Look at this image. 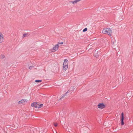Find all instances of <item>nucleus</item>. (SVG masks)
Masks as SVG:
<instances>
[{
    "instance_id": "2",
    "label": "nucleus",
    "mask_w": 133,
    "mask_h": 133,
    "mask_svg": "<svg viewBox=\"0 0 133 133\" xmlns=\"http://www.w3.org/2000/svg\"><path fill=\"white\" fill-rule=\"evenodd\" d=\"M31 105L32 107H35L36 108H39L43 106V104H39L36 102H34L31 104Z\"/></svg>"
},
{
    "instance_id": "17",
    "label": "nucleus",
    "mask_w": 133,
    "mask_h": 133,
    "mask_svg": "<svg viewBox=\"0 0 133 133\" xmlns=\"http://www.w3.org/2000/svg\"><path fill=\"white\" fill-rule=\"evenodd\" d=\"M4 56L2 55V58H4Z\"/></svg>"
},
{
    "instance_id": "3",
    "label": "nucleus",
    "mask_w": 133,
    "mask_h": 133,
    "mask_svg": "<svg viewBox=\"0 0 133 133\" xmlns=\"http://www.w3.org/2000/svg\"><path fill=\"white\" fill-rule=\"evenodd\" d=\"M112 32V30L110 28H104L102 30V33H111Z\"/></svg>"
},
{
    "instance_id": "7",
    "label": "nucleus",
    "mask_w": 133,
    "mask_h": 133,
    "mask_svg": "<svg viewBox=\"0 0 133 133\" xmlns=\"http://www.w3.org/2000/svg\"><path fill=\"white\" fill-rule=\"evenodd\" d=\"M124 119V114L123 112H122L121 114V124L122 125H123L124 124V122H123V120Z\"/></svg>"
},
{
    "instance_id": "15",
    "label": "nucleus",
    "mask_w": 133,
    "mask_h": 133,
    "mask_svg": "<svg viewBox=\"0 0 133 133\" xmlns=\"http://www.w3.org/2000/svg\"><path fill=\"white\" fill-rule=\"evenodd\" d=\"M121 18H122V19H120V18L119 19H120V20H122V19L123 18V16H121Z\"/></svg>"
},
{
    "instance_id": "1",
    "label": "nucleus",
    "mask_w": 133,
    "mask_h": 133,
    "mask_svg": "<svg viewBox=\"0 0 133 133\" xmlns=\"http://www.w3.org/2000/svg\"><path fill=\"white\" fill-rule=\"evenodd\" d=\"M68 60L65 59H64L63 64V68L64 70H66L68 67Z\"/></svg>"
},
{
    "instance_id": "5",
    "label": "nucleus",
    "mask_w": 133,
    "mask_h": 133,
    "mask_svg": "<svg viewBox=\"0 0 133 133\" xmlns=\"http://www.w3.org/2000/svg\"><path fill=\"white\" fill-rule=\"evenodd\" d=\"M28 101L26 99H22L21 101H19L18 103L19 104H25Z\"/></svg>"
},
{
    "instance_id": "6",
    "label": "nucleus",
    "mask_w": 133,
    "mask_h": 133,
    "mask_svg": "<svg viewBox=\"0 0 133 133\" xmlns=\"http://www.w3.org/2000/svg\"><path fill=\"white\" fill-rule=\"evenodd\" d=\"M59 45L57 44L55 45L53 48L51 49V51L52 52H55L57 51L59 47Z\"/></svg>"
},
{
    "instance_id": "14",
    "label": "nucleus",
    "mask_w": 133,
    "mask_h": 133,
    "mask_svg": "<svg viewBox=\"0 0 133 133\" xmlns=\"http://www.w3.org/2000/svg\"><path fill=\"white\" fill-rule=\"evenodd\" d=\"M95 56L97 57L98 55V54L97 53H96L95 54Z\"/></svg>"
},
{
    "instance_id": "11",
    "label": "nucleus",
    "mask_w": 133,
    "mask_h": 133,
    "mask_svg": "<svg viewBox=\"0 0 133 133\" xmlns=\"http://www.w3.org/2000/svg\"><path fill=\"white\" fill-rule=\"evenodd\" d=\"M42 81L41 80H36L35 81V82H41Z\"/></svg>"
},
{
    "instance_id": "9",
    "label": "nucleus",
    "mask_w": 133,
    "mask_h": 133,
    "mask_svg": "<svg viewBox=\"0 0 133 133\" xmlns=\"http://www.w3.org/2000/svg\"><path fill=\"white\" fill-rule=\"evenodd\" d=\"M70 90H68L67 92L64 94L63 95H62V97H61V98H63L65 96H66L68 94V93H69L70 92Z\"/></svg>"
},
{
    "instance_id": "4",
    "label": "nucleus",
    "mask_w": 133,
    "mask_h": 133,
    "mask_svg": "<svg viewBox=\"0 0 133 133\" xmlns=\"http://www.w3.org/2000/svg\"><path fill=\"white\" fill-rule=\"evenodd\" d=\"M97 106L98 108L100 109H103L105 107V106L103 103H99L98 105Z\"/></svg>"
},
{
    "instance_id": "18",
    "label": "nucleus",
    "mask_w": 133,
    "mask_h": 133,
    "mask_svg": "<svg viewBox=\"0 0 133 133\" xmlns=\"http://www.w3.org/2000/svg\"><path fill=\"white\" fill-rule=\"evenodd\" d=\"M60 44H63V42H62L60 43Z\"/></svg>"
},
{
    "instance_id": "8",
    "label": "nucleus",
    "mask_w": 133,
    "mask_h": 133,
    "mask_svg": "<svg viewBox=\"0 0 133 133\" xmlns=\"http://www.w3.org/2000/svg\"><path fill=\"white\" fill-rule=\"evenodd\" d=\"M3 41V35L2 34H0V43H1Z\"/></svg>"
},
{
    "instance_id": "19",
    "label": "nucleus",
    "mask_w": 133,
    "mask_h": 133,
    "mask_svg": "<svg viewBox=\"0 0 133 133\" xmlns=\"http://www.w3.org/2000/svg\"><path fill=\"white\" fill-rule=\"evenodd\" d=\"M82 31V30H79V31H80V32H82V31Z\"/></svg>"
},
{
    "instance_id": "16",
    "label": "nucleus",
    "mask_w": 133,
    "mask_h": 133,
    "mask_svg": "<svg viewBox=\"0 0 133 133\" xmlns=\"http://www.w3.org/2000/svg\"><path fill=\"white\" fill-rule=\"evenodd\" d=\"M71 129H69V128L68 130V131L69 132H70V131H71Z\"/></svg>"
},
{
    "instance_id": "12",
    "label": "nucleus",
    "mask_w": 133,
    "mask_h": 133,
    "mask_svg": "<svg viewBox=\"0 0 133 133\" xmlns=\"http://www.w3.org/2000/svg\"><path fill=\"white\" fill-rule=\"evenodd\" d=\"M87 28H85V29H84L83 30L82 32H84L85 31H87Z\"/></svg>"
},
{
    "instance_id": "10",
    "label": "nucleus",
    "mask_w": 133,
    "mask_h": 133,
    "mask_svg": "<svg viewBox=\"0 0 133 133\" xmlns=\"http://www.w3.org/2000/svg\"><path fill=\"white\" fill-rule=\"evenodd\" d=\"M28 36V34H23V37H27Z\"/></svg>"
},
{
    "instance_id": "13",
    "label": "nucleus",
    "mask_w": 133,
    "mask_h": 133,
    "mask_svg": "<svg viewBox=\"0 0 133 133\" xmlns=\"http://www.w3.org/2000/svg\"><path fill=\"white\" fill-rule=\"evenodd\" d=\"M54 125L55 127H57L58 125V124L57 123H54Z\"/></svg>"
},
{
    "instance_id": "20",
    "label": "nucleus",
    "mask_w": 133,
    "mask_h": 133,
    "mask_svg": "<svg viewBox=\"0 0 133 133\" xmlns=\"http://www.w3.org/2000/svg\"><path fill=\"white\" fill-rule=\"evenodd\" d=\"M31 68V66H30V67H29V69H30V68Z\"/></svg>"
}]
</instances>
